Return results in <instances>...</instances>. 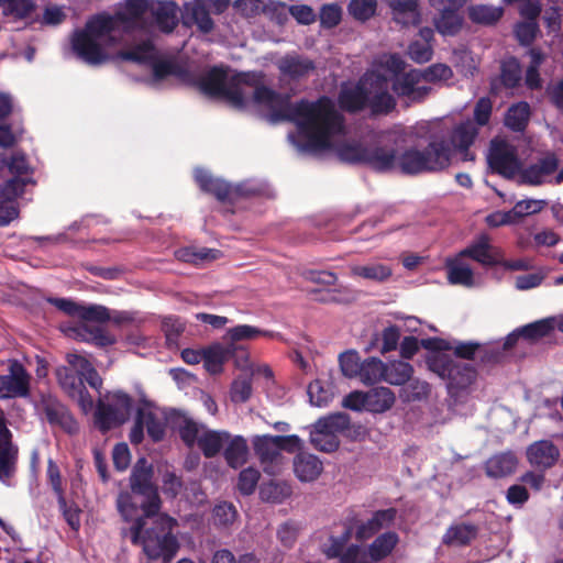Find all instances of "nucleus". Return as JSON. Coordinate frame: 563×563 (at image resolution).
<instances>
[{"instance_id":"obj_19","label":"nucleus","mask_w":563,"mask_h":563,"mask_svg":"<svg viewBox=\"0 0 563 563\" xmlns=\"http://www.w3.org/2000/svg\"><path fill=\"white\" fill-rule=\"evenodd\" d=\"M148 7V0H124L120 2L114 12L120 30L131 32L141 26Z\"/></svg>"},{"instance_id":"obj_40","label":"nucleus","mask_w":563,"mask_h":563,"mask_svg":"<svg viewBox=\"0 0 563 563\" xmlns=\"http://www.w3.org/2000/svg\"><path fill=\"white\" fill-rule=\"evenodd\" d=\"M223 455L228 465L232 468L241 467L245 462L249 453L246 440L241 435L230 437L227 442Z\"/></svg>"},{"instance_id":"obj_44","label":"nucleus","mask_w":563,"mask_h":563,"mask_svg":"<svg viewBox=\"0 0 563 563\" xmlns=\"http://www.w3.org/2000/svg\"><path fill=\"white\" fill-rule=\"evenodd\" d=\"M353 534L352 523L345 522L343 525V531L340 536H330L328 543L322 548L323 554L328 559H339L346 550L347 543Z\"/></svg>"},{"instance_id":"obj_24","label":"nucleus","mask_w":563,"mask_h":563,"mask_svg":"<svg viewBox=\"0 0 563 563\" xmlns=\"http://www.w3.org/2000/svg\"><path fill=\"white\" fill-rule=\"evenodd\" d=\"M195 180L203 192L214 196L220 202L229 203L231 194L230 183L221 178L213 177L205 169H198L196 172Z\"/></svg>"},{"instance_id":"obj_52","label":"nucleus","mask_w":563,"mask_h":563,"mask_svg":"<svg viewBox=\"0 0 563 563\" xmlns=\"http://www.w3.org/2000/svg\"><path fill=\"white\" fill-rule=\"evenodd\" d=\"M142 415L147 435L153 442H161L166 432L165 422L152 411H145L142 409Z\"/></svg>"},{"instance_id":"obj_30","label":"nucleus","mask_w":563,"mask_h":563,"mask_svg":"<svg viewBox=\"0 0 563 563\" xmlns=\"http://www.w3.org/2000/svg\"><path fill=\"white\" fill-rule=\"evenodd\" d=\"M323 470L322 462L312 454L299 453L294 461V471L301 482H312Z\"/></svg>"},{"instance_id":"obj_14","label":"nucleus","mask_w":563,"mask_h":563,"mask_svg":"<svg viewBox=\"0 0 563 563\" xmlns=\"http://www.w3.org/2000/svg\"><path fill=\"white\" fill-rule=\"evenodd\" d=\"M367 85L369 86V78L366 76L353 85L342 84L338 95L340 109L347 113H358L367 108L371 95Z\"/></svg>"},{"instance_id":"obj_15","label":"nucleus","mask_w":563,"mask_h":563,"mask_svg":"<svg viewBox=\"0 0 563 563\" xmlns=\"http://www.w3.org/2000/svg\"><path fill=\"white\" fill-rule=\"evenodd\" d=\"M387 82V78L382 74H374L369 77L371 95L367 107L373 115L389 114L397 106L396 99L388 92Z\"/></svg>"},{"instance_id":"obj_55","label":"nucleus","mask_w":563,"mask_h":563,"mask_svg":"<svg viewBox=\"0 0 563 563\" xmlns=\"http://www.w3.org/2000/svg\"><path fill=\"white\" fill-rule=\"evenodd\" d=\"M313 68L312 62L297 57L285 58L280 65V70L292 78H300Z\"/></svg>"},{"instance_id":"obj_37","label":"nucleus","mask_w":563,"mask_h":563,"mask_svg":"<svg viewBox=\"0 0 563 563\" xmlns=\"http://www.w3.org/2000/svg\"><path fill=\"white\" fill-rule=\"evenodd\" d=\"M35 9L34 0H0L2 15L13 21L31 18Z\"/></svg>"},{"instance_id":"obj_59","label":"nucleus","mask_w":563,"mask_h":563,"mask_svg":"<svg viewBox=\"0 0 563 563\" xmlns=\"http://www.w3.org/2000/svg\"><path fill=\"white\" fill-rule=\"evenodd\" d=\"M260 477V472L254 467L242 470L236 484L239 492L244 496L252 495L257 487Z\"/></svg>"},{"instance_id":"obj_62","label":"nucleus","mask_w":563,"mask_h":563,"mask_svg":"<svg viewBox=\"0 0 563 563\" xmlns=\"http://www.w3.org/2000/svg\"><path fill=\"white\" fill-rule=\"evenodd\" d=\"M177 430L179 438L187 448L191 449L198 443L199 426L192 419L183 417Z\"/></svg>"},{"instance_id":"obj_21","label":"nucleus","mask_w":563,"mask_h":563,"mask_svg":"<svg viewBox=\"0 0 563 563\" xmlns=\"http://www.w3.org/2000/svg\"><path fill=\"white\" fill-rule=\"evenodd\" d=\"M527 460L540 472L553 467L560 459V450L550 440H539L527 448Z\"/></svg>"},{"instance_id":"obj_31","label":"nucleus","mask_w":563,"mask_h":563,"mask_svg":"<svg viewBox=\"0 0 563 563\" xmlns=\"http://www.w3.org/2000/svg\"><path fill=\"white\" fill-rule=\"evenodd\" d=\"M463 258L457 254L454 258L446 261L448 280L451 285L471 287L474 284V273L470 265L463 262Z\"/></svg>"},{"instance_id":"obj_45","label":"nucleus","mask_w":563,"mask_h":563,"mask_svg":"<svg viewBox=\"0 0 563 563\" xmlns=\"http://www.w3.org/2000/svg\"><path fill=\"white\" fill-rule=\"evenodd\" d=\"M68 364L78 367L84 379L90 387L99 390L102 386V379L97 369L90 364L88 360L78 354H67Z\"/></svg>"},{"instance_id":"obj_10","label":"nucleus","mask_w":563,"mask_h":563,"mask_svg":"<svg viewBox=\"0 0 563 563\" xmlns=\"http://www.w3.org/2000/svg\"><path fill=\"white\" fill-rule=\"evenodd\" d=\"M488 166L493 173L507 179H512L520 173L521 163L517 150L505 140H493L487 156Z\"/></svg>"},{"instance_id":"obj_56","label":"nucleus","mask_w":563,"mask_h":563,"mask_svg":"<svg viewBox=\"0 0 563 563\" xmlns=\"http://www.w3.org/2000/svg\"><path fill=\"white\" fill-rule=\"evenodd\" d=\"M521 79V68L516 58H510L501 64L500 81L506 88H515Z\"/></svg>"},{"instance_id":"obj_28","label":"nucleus","mask_w":563,"mask_h":563,"mask_svg":"<svg viewBox=\"0 0 563 563\" xmlns=\"http://www.w3.org/2000/svg\"><path fill=\"white\" fill-rule=\"evenodd\" d=\"M518 465V460L512 452L495 454L485 463V472L488 477L501 478L512 474Z\"/></svg>"},{"instance_id":"obj_26","label":"nucleus","mask_w":563,"mask_h":563,"mask_svg":"<svg viewBox=\"0 0 563 563\" xmlns=\"http://www.w3.org/2000/svg\"><path fill=\"white\" fill-rule=\"evenodd\" d=\"M120 30L114 14L100 12L91 15L82 30H75L71 35H110Z\"/></svg>"},{"instance_id":"obj_32","label":"nucleus","mask_w":563,"mask_h":563,"mask_svg":"<svg viewBox=\"0 0 563 563\" xmlns=\"http://www.w3.org/2000/svg\"><path fill=\"white\" fill-rule=\"evenodd\" d=\"M504 8L492 4H472L467 8L468 19L479 25L493 26L499 22L504 15Z\"/></svg>"},{"instance_id":"obj_25","label":"nucleus","mask_w":563,"mask_h":563,"mask_svg":"<svg viewBox=\"0 0 563 563\" xmlns=\"http://www.w3.org/2000/svg\"><path fill=\"white\" fill-rule=\"evenodd\" d=\"M479 532V527L474 523L461 522L450 526L442 537V543L448 547H467Z\"/></svg>"},{"instance_id":"obj_48","label":"nucleus","mask_w":563,"mask_h":563,"mask_svg":"<svg viewBox=\"0 0 563 563\" xmlns=\"http://www.w3.org/2000/svg\"><path fill=\"white\" fill-rule=\"evenodd\" d=\"M555 322L553 318H547L520 328L521 338L529 341H537L550 335L554 331Z\"/></svg>"},{"instance_id":"obj_4","label":"nucleus","mask_w":563,"mask_h":563,"mask_svg":"<svg viewBox=\"0 0 563 563\" xmlns=\"http://www.w3.org/2000/svg\"><path fill=\"white\" fill-rule=\"evenodd\" d=\"M176 520L167 515L137 517L130 527L131 542L141 545L150 560L170 561L179 549L173 530Z\"/></svg>"},{"instance_id":"obj_9","label":"nucleus","mask_w":563,"mask_h":563,"mask_svg":"<svg viewBox=\"0 0 563 563\" xmlns=\"http://www.w3.org/2000/svg\"><path fill=\"white\" fill-rule=\"evenodd\" d=\"M351 419L345 412H336L318 419L310 432V442L314 449L331 453L339 449L338 434L350 430Z\"/></svg>"},{"instance_id":"obj_46","label":"nucleus","mask_w":563,"mask_h":563,"mask_svg":"<svg viewBox=\"0 0 563 563\" xmlns=\"http://www.w3.org/2000/svg\"><path fill=\"white\" fill-rule=\"evenodd\" d=\"M413 367L404 361L385 364L384 380L396 386L406 384L412 376Z\"/></svg>"},{"instance_id":"obj_61","label":"nucleus","mask_w":563,"mask_h":563,"mask_svg":"<svg viewBox=\"0 0 563 563\" xmlns=\"http://www.w3.org/2000/svg\"><path fill=\"white\" fill-rule=\"evenodd\" d=\"M548 202L538 199H523L518 201L512 208V214L519 222L522 218L541 212Z\"/></svg>"},{"instance_id":"obj_38","label":"nucleus","mask_w":563,"mask_h":563,"mask_svg":"<svg viewBox=\"0 0 563 563\" xmlns=\"http://www.w3.org/2000/svg\"><path fill=\"white\" fill-rule=\"evenodd\" d=\"M249 73L255 76L256 81L254 84H243V90L246 92V100L250 97V93L246 91L247 88L253 89L252 99L257 104L273 106L280 100V96L275 90L262 84L263 75L261 73Z\"/></svg>"},{"instance_id":"obj_36","label":"nucleus","mask_w":563,"mask_h":563,"mask_svg":"<svg viewBox=\"0 0 563 563\" xmlns=\"http://www.w3.org/2000/svg\"><path fill=\"white\" fill-rule=\"evenodd\" d=\"M367 411L382 413L395 404V394L388 387H374L366 391Z\"/></svg>"},{"instance_id":"obj_51","label":"nucleus","mask_w":563,"mask_h":563,"mask_svg":"<svg viewBox=\"0 0 563 563\" xmlns=\"http://www.w3.org/2000/svg\"><path fill=\"white\" fill-rule=\"evenodd\" d=\"M376 0H351L347 4L349 14L356 21L366 22L376 14Z\"/></svg>"},{"instance_id":"obj_50","label":"nucleus","mask_w":563,"mask_h":563,"mask_svg":"<svg viewBox=\"0 0 563 563\" xmlns=\"http://www.w3.org/2000/svg\"><path fill=\"white\" fill-rule=\"evenodd\" d=\"M385 363L377 357H371L362 363L358 374L360 379L368 385L384 380Z\"/></svg>"},{"instance_id":"obj_29","label":"nucleus","mask_w":563,"mask_h":563,"mask_svg":"<svg viewBox=\"0 0 563 563\" xmlns=\"http://www.w3.org/2000/svg\"><path fill=\"white\" fill-rule=\"evenodd\" d=\"M460 9L448 4L434 18V26L441 35H455L461 31L464 19L459 12Z\"/></svg>"},{"instance_id":"obj_3","label":"nucleus","mask_w":563,"mask_h":563,"mask_svg":"<svg viewBox=\"0 0 563 563\" xmlns=\"http://www.w3.org/2000/svg\"><path fill=\"white\" fill-rule=\"evenodd\" d=\"M230 3L231 0H190L179 8L174 1L158 0L151 13L153 24L163 33H172L180 22L186 29L209 34L216 26L211 14H223Z\"/></svg>"},{"instance_id":"obj_12","label":"nucleus","mask_w":563,"mask_h":563,"mask_svg":"<svg viewBox=\"0 0 563 563\" xmlns=\"http://www.w3.org/2000/svg\"><path fill=\"white\" fill-rule=\"evenodd\" d=\"M31 376L18 361L9 366L7 375H0V399L25 398L30 396Z\"/></svg>"},{"instance_id":"obj_17","label":"nucleus","mask_w":563,"mask_h":563,"mask_svg":"<svg viewBox=\"0 0 563 563\" xmlns=\"http://www.w3.org/2000/svg\"><path fill=\"white\" fill-rule=\"evenodd\" d=\"M41 410L51 426H57L69 434L78 431V424L67 407L48 395L41 399Z\"/></svg>"},{"instance_id":"obj_20","label":"nucleus","mask_w":563,"mask_h":563,"mask_svg":"<svg viewBox=\"0 0 563 563\" xmlns=\"http://www.w3.org/2000/svg\"><path fill=\"white\" fill-rule=\"evenodd\" d=\"M278 445L275 435L263 434L253 439L254 452L263 465L265 473L275 474L277 472V466L283 459Z\"/></svg>"},{"instance_id":"obj_64","label":"nucleus","mask_w":563,"mask_h":563,"mask_svg":"<svg viewBox=\"0 0 563 563\" xmlns=\"http://www.w3.org/2000/svg\"><path fill=\"white\" fill-rule=\"evenodd\" d=\"M84 321H93L103 323L110 320V310L101 305H81L79 317Z\"/></svg>"},{"instance_id":"obj_57","label":"nucleus","mask_w":563,"mask_h":563,"mask_svg":"<svg viewBox=\"0 0 563 563\" xmlns=\"http://www.w3.org/2000/svg\"><path fill=\"white\" fill-rule=\"evenodd\" d=\"M263 14L278 25H285L289 20V5L285 2L269 0L265 2Z\"/></svg>"},{"instance_id":"obj_13","label":"nucleus","mask_w":563,"mask_h":563,"mask_svg":"<svg viewBox=\"0 0 563 563\" xmlns=\"http://www.w3.org/2000/svg\"><path fill=\"white\" fill-rule=\"evenodd\" d=\"M258 336L275 339L279 336V333L262 330L250 324H239L228 329L225 333V340L228 341L227 345L234 346L238 366H244L249 362V352L244 345L240 344V342L254 340Z\"/></svg>"},{"instance_id":"obj_8","label":"nucleus","mask_w":563,"mask_h":563,"mask_svg":"<svg viewBox=\"0 0 563 563\" xmlns=\"http://www.w3.org/2000/svg\"><path fill=\"white\" fill-rule=\"evenodd\" d=\"M117 57L139 65L151 66L155 81H162L168 76L184 77L187 74L185 67L177 62L158 58V49L152 37H145L142 42L119 51Z\"/></svg>"},{"instance_id":"obj_16","label":"nucleus","mask_w":563,"mask_h":563,"mask_svg":"<svg viewBox=\"0 0 563 563\" xmlns=\"http://www.w3.org/2000/svg\"><path fill=\"white\" fill-rule=\"evenodd\" d=\"M423 81L420 69H410L393 79L391 90L399 98H407L411 102H422L431 92V87L419 86Z\"/></svg>"},{"instance_id":"obj_5","label":"nucleus","mask_w":563,"mask_h":563,"mask_svg":"<svg viewBox=\"0 0 563 563\" xmlns=\"http://www.w3.org/2000/svg\"><path fill=\"white\" fill-rule=\"evenodd\" d=\"M154 470L145 457L137 460L130 475L129 492H121L117 498V507L125 521L132 520L141 508L145 516L158 514L161 498L153 483Z\"/></svg>"},{"instance_id":"obj_54","label":"nucleus","mask_w":563,"mask_h":563,"mask_svg":"<svg viewBox=\"0 0 563 563\" xmlns=\"http://www.w3.org/2000/svg\"><path fill=\"white\" fill-rule=\"evenodd\" d=\"M342 8L338 3H324L321 5L318 19L323 29L330 30L340 24L342 20Z\"/></svg>"},{"instance_id":"obj_22","label":"nucleus","mask_w":563,"mask_h":563,"mask_svg":"<svg viewBox=\"0 0 563 563\" xmlns=\"http://www.w3.org/2000/svg\"><path fill=\"white\" fill-rule=\"evenodd\" d=\"M459 254L460 257L472 258L483 266L488 267L497 266L499 263L498 256H500L499 250L490 244V239L487 234L479 235Z\"/></svg>"},{"instance_id":"obj_23","label":"nucleus","mask_w":563,"mask_h":563,"mask_svg":"<svg viewBox=\"0 0 563 563\" xmlns=\"http://www.w3.org/2000/svg\"><path fill=\"white\" fill-rule=\"evenodd\" d=\"M393 20L402 26H417L421 22L418 0H386Z\"/></svg>"},{"instance_id":"obj_18","label":"nucleus","mask_w":563,"mask_h":563,"mask_svg":"<svg viewBox=\"0 0 563 563\" xmlns=\"http://www.w3.org/2000/svg\"><path fill=\"white\" fill-rule=\"evenodd\" d=\"M558 167V156L553 152H548L544 156L520 170V183L529 186H540L548 176L556 172Z\"/></svg>"},{"instance_id":"obj_49","label":"nucleus","mask_w":563,"mask_h":563,"mask_svg":"<svg viewBox=\"0 0 563 563\" xmlns=\"http://www.w3.org/2000/svg\"><path fill=\"white\" fill-rule=\"evenodd\" d=\"M260 495L264 501L280 504L291 495V487L283 482L271 481L261 487Z\"/></svg>"},{"instance_id":"obj_34","label":"nucleus","mask_w":563,"mask_h":563,"mask_svg":"<svg viewBox=\"0 0 563 563\" xmlns=\"http://www.w3.org/2000/svg\"><path fill=\"white\" fill-rule=\"evenodd\" d=\"M479 133V129L472 120H466L457 124L451 133L452 145L461 153H466L473 145Z\"/></svg>"},{"instance_id":"obj_53","label":"nucleus","mask_w":563,"mask_h":563,"mask_svg":"<svg viewBox=\"0 0 563 563\" xmlns=\"http://www.w3.org/2000/svg\"><path fill=\"white\" fill-rule=\"evenodd\" d=\"M236 515V509L231 503H220L212 510L213 525L219 528H227L235 521Z\"/></svg>"},{"instance_id":"obj_41","label":"nucleus","mask_w":563,"mask_h":563,"mask_svg":"<svg viewBox=\"0 0 563 563\" xmlns=\"http://www.w3.org/2000/svg\"><path fill=\"white\" fill-rule=\"evenodd\" d=\"M351 275L376 283H384L393 275V268L382 263L351 266Z\"/></svg>"},{"instance_id":"obj_27","label":"nucleus","mask_w":563,"mask_h":563,"mask_svg":"<svg viewBox=\"0 0 563 563\" xmlns=\"http://www.w3.org/2000/svg\"><path fill=\"white\" fill-rule=\"evenodd\" d=\"M233 357L236 358L234 346L213 344L203 349L202 362L209 373L219 374L222 372L223 364Z\"/></svg>"},{"instance_id":"obj_1","label":"nucleus","mask_w":563,"mask_h":563,"mask_svg":"<svg viewBox=\"0 0 563 563\" xmlns=\"http://www.w3.org/2000/svg\"><path fill=\"white\" fill-rule=\"evenodd\" d=\"M397 141L394 132H385L368 144H345L339 155L344 162L362 164L377 173H389L397 168L406 175L438 173L451 164L453 150L444 139L433 137L427 146H411L402 153L398 151Z\"/></svg>"},{"instance_id":"obj_39","label":"nucleus","mask_w":563,"mask_h":563,"mask_svg":"<svg viewBox=\"0 0 563 563\" xmlns=\"http://www.w3.org/2000/svg\"><path fill=\"white\" fill-rule=\"evenodd\" d=\"M399 541L398 534L387 531L379 534L368 547V555L374 562L386 559L396 548Z\"/></svg>"},{"instance_id":"obj_42","label":"nucleus","mask_w":563,"mask_h":563,"mask_svg":"<svg viewBox=\"0 0 563 563\" xmlns=\"http://www.w3.org/2000/svg\"><path fill=\"white\" fill-rule=\"evenodd\" d=\"M530 106L526 101L512 104L505 114V125L514 132H523L529 123Z\"/></svg>"},{"instance_id":"obj_33","label":"nucleus","mask_w":563,"mask_h":563,"mask_svg":"<svg viewBox=\"0 0 563 563\" xmlns=\"http://www.w3.org/2000/svg\"><path fill=\"white\" fill-rule=\"evenodd\" d=\"M230 440V433L227 431L207 430L198 439V448L207 459L217 456L223 445Z\"/></svg>"},{"instance_id":"obj_58","label":"nucleus","mask_w":563,"mask_h":563,"mask_svg":"<svg viewBox=\"0 0 563 563\" xmlns=\"http://www.w3.org/2000/svg\"><path fill=\"white\" fill-rule=\"evenodd\" d=\"M420 75L423 81L437 84L450 80L453 77V71L448 65L438 63L420 69Z\"/></svg>"},{"instance_id":"obj_60","label":"nucleus","mask_w":563,"mask_h":563,"mask_svg":"<svg viewBox=\"0 0 563 563\" xmlns=\"http://www.w3.org/2000/svg\"><path fill=\"white\" fill-rule=\"evenodd\" d=\"M29 183H31V178L12 177L0 187V197L16 201V198L23 195Z\"/></svg>"},{"instance_id":"obj_35","label":"nucleus","mask_w":563,"mask_h":563,"mask_svg":"<svg viewBox=\"0 0 563 563\" xmlns=\"http://www.w3.org/2000/svg\"><path fill=\"white\" fill-rule=\"evenodd\" d=\"M126 420L109 404L99 401L95 411V424L102 433L123 424Z\"/></svg>"},{"instance_id":"obj_47","label":"nucleus","mask_w":563,"mask_h":563,"mask_svg":"<svg viewBox=\"0 0 563 563\" xmlns=\"http://www.w3.org/2000/svg\"><path fill=\"white\" fill-rule=\"evenodd\" d=\"M78 334L86 341L92 342L97 346L101 347L113 345L117 342L113 334L97 325H80L78 328Z\"/></svg>"},{"instance_id":"obj_7","label":"nucleus","mask_w":563,"mask_h":563,"mask_svg":"<svg viewBox=\"0 0 563 563\" xmlns=\"http://www.w3.org/2000/svg\"><path fill=\"white\" fill-rule=\"evenodd\" d=\"M255 76L250 73H236L228 78L223 67L213 66L197 82L198 88L208 97L222 99L235 109L246 107V92L243 84H254Z\"/></svg>"},{"instance_id":"obj_2","label":"nucleus","mask_w":563,"mask_h":563,"mask_svg":"<svg viewBox=\"0 0 563 563\" xmlns=\"http://www.w3.org/2000/svg\"><path fill=\"white\" fill-rule=\"evenodd\" d=\"M275 115L297 125L300 135L306 139L302 148L309 152L331 148L332 137L344 132V117L328 96H321L314 101H287L275 111Z\"/></svg>"},{"instance_id":"obj_43","label":"nucleus","mask_w":563,"mask_h":563,"mask_svg":"<svg viewBox=\"0 0 563 563\" xmlns=\"http://www.w3.org/2000/svg\"><path fill=\"white\" fill-rule=\"evenodd\" d=\"M56 378L62 389L70 397L79 388H82L84 379L78 367L59 366L56 368Z\"/></svg>"},{"instance_id":"obj_63","label":"nucleus","mask_w":563,"mask_h":563,"mask_svg":"<svg viewBox=\"0 0 563 563\" xmlns=\"http://www.w3.org/2000/svg\"><path fill=\"white\" fill-rule=\"evenodd\" d=\"M430 38L422 37L421 41H415L409 45L408 55L413 62L422 64L432 58L433 49L429 42Z\"/></svg>"},{"instance_id":"obj_6","label":"nucleus","mask_w":563,"mask_h":563,"mask_svg":"<svg viewBox=\"0 0 563 563\" xmlns=\"http://www.w3.org/2000/svg\"><path fill=\"white\" fill-rule=\"evenodd\" d=\"M420 344L429 350L426 355L428 369L446 380L450 393L462 391L476 380L477 371L472 364L463 363L444 353V351L452 349L449 342L430 338L421 340Z\"/></svg>"},{"instance_id":"obj_11","label":"nucleus","mask_w":563,"mask_h":563,"mask_svg":"<svg viewBox=\"0 0 563 563\" xmlns=\"http://www.w3.org/2000/svg\"><path fill=\"white\" fill-rule=\"evenodd\" d=\"M121 37H71L75 55L89 65H100L109 59H119L117 54L109 55L102 45H111Z\"/></svg>"}]
</instances>
